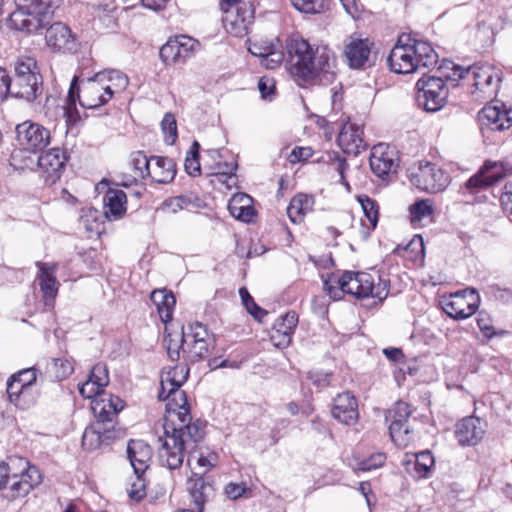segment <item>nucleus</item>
Returning <instances> with one entry per match:
<instances>
[{"instance_id":"f257e3e1","label":"nucleus","mask_w":512,"mask_h":512,"mask_svg":"<svg viewBox=\"0 0 512 512\" xmlns=\"http://www.w3.org/2000/svg\"><path fill=\"white\" fill-rule=\"evenodd\" d=\"M286 50L288 69L298 85L332 81L335 56L327 46L313 49L305 39L294 35L287 40Z\"/></svg>"},{"instance_id":"f03ea898","label":"nucleus","mask_w":512,"mask_h":512,"mask_svg":"<svg viewBox=\"0 0 512 512\" xmlns=\"http://www.w3.org/2000/svg\"><path fill=\"white\" fill-rule=\"evenodd\" d=\"M164 439L158 451V458L161 466L169 470L179 469L184 461L185 453L188 454L187 465L196 453V449L205 436V424L201 420L194 421L193 425L186 428H175L170 421L163 425Z\"/></svg>"},{"instance_id":"7ed1b4c3","label":"nucleus","mask_w":512,"mask_h":512,"mask_svg":"<svg viewBox=\"0 0 512 512\" xmlns=\"http://www.w3.org/2000/svg\"><path fill=\"white\" fill-rule=\"evenodd\" d=\"M437 62L438 55L429 43L409 35H401L387 57L391 71L398 74L413 73L421 67L430 68Z\"/></svg>"},{"instance_id":"20e7f679","label":"nucleus","mask_w":512,"mask_h":512,"mask_svg":"<svg viewBox=\"0 0 512 512\" xmlns=\"http://www.w3.org/2000/svg\"><path fill=\"white\" fill-rule=\"evenodd\" d=\"M60 0H15L16 9L6 19L14 30L34 34L48 26L53 19V6Z\"/></svg>"},{"instance_id":"39448f33","label":"nucleus","mask_w":512,"mask_h":512,"mask_svg":"<svg viewBox=\"0 0 512 512\" xmlns=\"http://www.w3.org/2000/svg\"><path fill=\"white\" fill-rule=\"evenodd\" d=\"M113 94L112 85L106 83L105 74L97 73L92 78L82 80L80 84L75 76L67 96L66 114L68 118H71L77 100L83 108L95 109L110 101Z\"/></svg>"},{"instance_id":"423d86ee","label":"nucleus","mask_w":512,"mask_h":512,"mask_svg":"<svg viewBox=\"0 0 512 512\" xmlns=\"http://www.w3.org/2000/svg\"><path fill=\"white\" fill-rule=\"evenodd\" d=\"M341 285L345 294L357 298L372 297L383 301L389 293V282L387 280L365 272L345 271L341 275Z\"/></svg>"},{"instance_id":"0eeeda50","label":"nucleus","mask_w":512,"mask_h":512,"mask_svg":"<svg viewBox=\"0 0 512 512\" xmlns=\"http://www.w3.org/2000/svg\"><path fill=\"white\" fill-rule=\"evenodd\" d=\"M42 482V474L37 466L26 458L11 457V479L6 497L16 499L25 497Z\"/></svg>"},{"instance_id":"6e6552de","label":"nucleus","mask_w":512,"mask_h":512,"mask_svg":"<svg viewBox=\"0 0 512 512\" xmlns=\"http://www.w3.org/2000/svg\"><path fill=\"white\" fill-rule=\"evenodd\" d=\"M412 410L408 403L396 402L387 412L386 421L389 422L391 440L399 447H406L414 438V431L410 425Z\"/></svg>"},{"instance_id":"1a4fd4ad","label":"nucleus","mask_w":512,"mask_h":512,"mask_svg":"<svg viewBox=\"0 0 512 512\" xmlns=\"http://www.w3.org/2000/svg\"><path fill=\"white\" fill-rule=\"evenodd\" d=\"M160 401H167L166 415L163 425L172 422L175 428H186L193 425L190 414V405L186 393L180 389L170 392L169 390H160L158 394Z\"/></svg>"},{"instance_id":"9d476101","label":"nucleus","mask_w":512,"mask_h":512,"mask_svg":"<svg viewBox=\"0 0 512 512\" xmlns=\"http://www.w3.org/2000/svg\"><path fill=\"white\" fill-rule=\"evenodd\" d=\"M410 181L422 191L438 193L445 190L450 182V177L436 164L420 162L417 168L410 171Z\"/></svg>"},{"instance_id":"9b49d317","label":"nucleus","mask_w":512,"mask_h":512,"mask_svg":"<svg viewBox=\"0 0 512 512\" xmlns=\"http://www.w3.org/2000/svg\"><path fill=\"white\" fill-rule=\"evenodd\" d=\"M416 86L418 88L417 100L426 111L436 112L446 103L448 89L441 77L428 76L420 78Z\"/></svg>"},{"instance_id":"f8f14e48","label":"nucleus","mask_w":512,"mask_h":512,"mask_svg":"<svg viewBox=\"0 0 512 512\" xmlns=\"http://www.w3.org/2000/svg\"><path fill=\"white\" fill-rule=\"evenodd\" d=\"M512 174V156L501 161H486L483 167L466 183L465 188L474 193L487 188Z\"/></svg>"},{"instance_id":"ddd939ff","label":"nucleus","mask_w":512,"mask_h":512,"mask_svg":"<svg viewBox=\"0 0 512 512\" xmlns=\"http://www.w3.org/2000/svg\"><path fill=\"white\" fill-rule=\"evenodd\" d=\"M480 303L479 294L475 289L467 288L450 294L442 301L444 312L455 320L467 319L478 309Z\"/></svg>"},{"instance_id":"4468645a","label":"nucleus","mask_w":512,"mask_h":512,"mask_svg":"<svg viewBox=\"0 0 512 512\" xmlns=\"http://www.w3.org/2000/svg\"><path fill=\"white\" fill-rule=\"evenodd\" d=\"M199 43L186 35L169 38L160 48V58L166 65L183 64L195 52Z\"/></svg>"},{"instance_id":"2eb2a0df","label":"nucleus","mask_w":512,"mask_h":512,"mask_svg":"<svg viewBox=\"0 0 512 512\" xmlns=\"http://www.w3.org/2000/svg\"><path fill=\"white\" fill-rule=\"evenodd\" d=\"M19 145L28 151H39L50 142V132L44 126L31 121H25L16 126Z\"/></svg>"},{"instance_id":"dca6fc26","label":"nucleus","mask_w":512,"mask_h":512,"mask_svg":"<svg viewBox=\"0 0 512 512\" xmlns=\"http://www.w3.org/2000/svg\"><path fill=\"white\" fill-rule=\"evenodd\" d=\"M466 72L472 75L475 91H479L484 97L495 95L501 81L500 71L490 64L473 65L466 68Z\"/></svg>"},{"instance_id":"f3484780","label":"nucleus","mask_w":512,"mask_h":512,"mask_svg":"<svg viewBox=\"0 0 512 512\" xmlns=\"http://www.w3.org/2000/svg\"><path fill=\"white\" fill-rule=\"evenodd\" d=\"M123 408L124 402L121 398L106 392L91 401V410L96 421L112 429H115V419Z\"/></svg>"},{"instance_id":"a211bd4d","label":"nucleus","mask_w":512,"mask_h":512,"mask_svg":"<svg viewBox=\"0 0 512 512\" xmlns=\"http://www.w3.org/2000/svg\"><path fill=\"white\" fill-rule=\"evenodd\" d=\"M45 40L47 46L54 52L72 53L76 52L79 46L71 29L61 22L53 23L47 28Z\"/></svg>"},{"instance_id":"6ab92c4d","label":"nucleus","mask_w":512,"mask_h":512,"mask_svg":"<svg viewBox=\"0 0 512 512\" xmlns=\"http://www.w3.org/2000/svg\"><path fill=\"white\" fill-rule=\"evenodd\" d=\"M396 151L385 144L375 145L370 154L369 163L372 172L384 179L390 173H395L398 167Z\"/></svg>"},{"instance_id":"aec40b11","label":"nucleus","mask_w":512,"mask_h":512,"mask_svg":"<svg viewBox=\"0 0 512 512\" xmlns=\"http://www.w3.org/2000/svg\"><path fill=\"white\" fill-rule=\"evenodd\" d=\"M226 11L225 28L228 33L236 37L248 34L254 21V11L251 5L242 3Z\"/></svg>"},{"instance_id":"412c9836","label":"nucleus","mask_w":512,"mask_h":512,"mask_svg":"<svg viewBox=\"0 0 512 512\" xmlns=\"http://www.w3.org/2000/svg\"><path fill=\"white\" fill-rule=\"evenodd\" d=\"M248 51L260 57L261 65L268 69L277 68L284 60V53L278 39L249 42Z\"/></svg>"},{"instance_id":"4be33fe9","label":"nucleus","mask_w":512,"mask_h":512,"mask_svg":"<svg viewBox=\"0 0 512 512\" xmlns=\"http://www.w3.org/2000/svg\"><path fill=\"white\" fill-rule=\"evenodd\" d=\"M118 437V431L107 427L102 422L95 421L86 427L82 435V447L87 451H94L110 443Z\"/></svg>"},{"instance_id":"5701e85b","label":"nucleus","mask_w":512,"mask_h":512,"mask_svg":"<svg viewBox=\"0 0 512 512\" xmlns=\"http://www.w3.org/2000/svg\"><path fill=\"white\" fill-rule=\"evenodd\" d=\"M486 423L475 416H468L456 424L455 437L461 446H475L484 437Z\"/></svg>"},{"instance_id":"b1692460","label":"nucleus","mask_w":512,"mask_h":512,"mask_svg":"<svg viewBox=\"0 0 512 512\" xmlns=\"http://www.w3.org/2000/svg\"><path fill=\"white\" fill-rule=\"evenodd\" d=\"M372 43L369 39L350 36L344 46V56L353 69H362L369 63Z\"/></svg>"},{"instance_id":"393cba45","label":"nucleus","mask_w":512,"mask_h":512,"mask_svg":"<svg viewBox=\"0 0 512 512\" xmlns=\"http://www.w3.org/2000/svg\"><path fill=\"white\" fill-rule=\"evenodd\" d=\"M35 265L39 269L36 279L39 283L44 303L46 306H50L58 294L60 285L55 276L57 264L49 265L38 261Z\"/></svg>"},{"instance_id":"a878e982","label":"nucleus","mask_w":512,"mask_h":512,"mask_svg":"<svg viewBox=\"0 0 512 512\" xmlns=\"http://www.w3.org/2000/svg\"><path fill=\"white\" fill-rule=\"evenodd\" d=\"M479 120L492 130L503 131L512 126V109H505L502 103L490 104L479 112Z\"/></svg>"},{"instance_id":"bb28decb","label":"nucleus","mask_w":512,"mask_h":512,"mask_svg":"<svg viewBox=\"0 0 512 512\" xmlns=\"http://www.w3.org/2000/svg\"><path fill=\"white\" fill-rule=\"evenodd\" d=\"M331 414L334 419L345 425H353L356 423L358 413V403L354 395L350 392L338 394L333 399Z\"/></svg>"},{"instance_id":"cd10ccee","label":"nucleus","mask_w":512,"mask_h":512,"mask_svg":"<svg viewBox=\"0 0 512 512\" xmlns=\"http://www.w3.org/2000/svg\"><path fill=\"white\" fill-rule=\"evenodd\" d=\"M153 452L151 446L143 440H130L127 444V457L135 475H144L149 468Z\"/></svg>"},{"instance_id":"c85d7f7f","label":"nucleus","mask_w":512,"mask_h":512,"mask_svg":"<svg viewBox=\"0 0 512 512\" xmlns=\"http://www.w3.org/2000/svg\"><path fill=\"white\" fill-rule=\"evenodd\" d=\"M65 160L64 153L58 148L50 149L38 157V166L45 175L46 182L55 183L59 179Z\"/></svg>"},{"instance_id":"c756f323","label":"nucleus","mask_w":512,"mask_h":512,"mask_svg":"<svg viewBox=\"0 0 512 512\" xmlns=\"http://www.w3.org/2000/svg\"><path fill=\"white\" fill-rule=\"evenodd\" d=\"M230 214L238 221L250 223L256 216L254 201L246 193H235L228 203Z\"/></svg>"},{"instance_id":"7c9ffc66","label":"nucleus","mask_w":512,"mask_h":512,"mask_svg":"<svg viewBox=\"0 0 512 512\" xmlns=\"http://www.w3.org/2000/svg\"><path fill=\"white\" fill-rule=\"evenodd\" d=\"M15 77L12 83L11 96L15 98L24 99L26 101H34L42 92V77L29 76Z\"/></svg>"},{"instance_id":"2f4dec72","label":"nucleus","mask_w":512,"mask_h":512,"mask_svg":"<svg viewBox=\"0 0 512 512\" xmlns=\"http://www.w3.org/2000/svg\"><path fill=\"white\" fill-rule=\"evenodd\" d=\"M127 196L119 189H109L104 196V210L106 221H118L126 212Z\"/></svg>"},{"instance_id":"473e14b6","label":"nucleus","mask_w":512,"mask_h":512,"mask_svg":"<svg viewBox=\"0 0 512 512\" xmlns=\"http://www.w3.org/2000/svg\"><path fill=\"white\" fill-rule=\"evenodd\" d=\"M339 146L345 153L357 154L366 148L363 140V130L354 124L345 125L338 135Z\"/></svg>"},{"instance_id":"72a5a7b5","label":"nucleus","mask_w":512,"mask_h":512,"mask_svg":"<svg viewBox=\"0 0 512 512\" xmlns=\"http://www.w3.org/2000/svg\"><path fill=\"white\" fill-rule=\"evenodd\" d=\"M148 177L159 184L170 183L176 175V164L173 159L153 156Z\"/></svg>"},{"instance_id":"f704fd0d","label":"nucleus","mask_w":512,"mask_h":512,"mask_svg":"<svg viewBox=\"0 0 512 512\" xmlns=\"http://www.w3.org/2000/svg\"><path fill=\"white\" fill-rule=\"evenodd\" d=\"M203 206V201L195 194H185L167 199L161 207V210L167 214L177 213L181 210L195 212Z\"/></svg>"},{"instance_id":"c9c22d12","label":"nucleus","mask_w":512,"mask_h":512,"mask_svg":"<svg viewBox=\"0 0 512 512\" xmlns=\"http://www.w3.org/2000/svg\"><path fill=\"white\" fill-rule=\"evenodd\" d=\"M188 364H176L169 368L167 371H163L161 374V389L174 390L180 389V387L187 381L189 376Z\"/></svg>"},{"instance_id":"e433bc0d","label":"nucleus","mask_w":512,"mask_h":512,"mask_svg":"<svg viewBox=\"0 0 512 512\" xmlns=\"http://www.w3.org/2000/svg\"><path fill=\"white\" fill-rule=\"evenodd\" d=\"M434 464V458L429 451L407 456L404 460L405 470L413 477H425Z\"/></svg>"},{"instance_id":"4c0bfd02","label":"nucleus","mask_w":512,"mask_h":512,"mask_svg":"<svg viewBox=\"0 0 512 512\" xmlns=\"http://www.w3.org/2000/svg\"><path fill=\"white\" fill-rule=\"evenodd\" d=\"M313 206V196L299 193L290 200L287 207L288 217L293 223L301 222L308 213L312 212Z\"/></svg>"},{"instance_id":"58836bf2","label":"nucleus","mask_w":512,"mask_h":512,"mask_svg":"<svg viewBox=\"0 0 512 512\" xmlns=\"http://www.w3.org/2000/svg\"><path fill=\"white\" fill-rule=\"evenodd\" d=\"M150 299L156 306L161 320L165 323L169 322L172 319L174 306L176 304L173 293L166 289L154 290L150 295Z\"/></svg>"},{"instance_id":"ea45409f","label":"nucleus","mask_w":512,"mask_h":512,"mask_svg":"<svg viewBox=\"0 0 512 512\" xmlns=\"http://www.w3.org/2000/svg\"><path fill=\"white\" fill-rule=\"evenodd\" d=\"M151 163L152 157L148 159L144 152L135 151L131 153L129 165L133 171V175L132 178L124 182L123 185L130 186L138 179L148 178V171H150Z\"/></svg>"},{"instance_id":"a19ab883","label":"nucleus","mask_w":512,"mask_h":512,"mask_svg":"<svg viewBox=\"0 0 512 512\" xmlns=\"http://www.w3.org/2000/svg\"><path fill=\"white\" fill-rule=\"evenodd\" d=\"M210 345L205 341L192 342L186 340L181 343L183 358L187 364H193L204 360L209 355Z\"/></svg>"},{"instance_id":"79ce46f5","label":"nucleus","mask_w":512,"mask_h":512,"mask_svg":"<svg viewBox=\"0 0 512 512\" xmlns=\"http://www.w3.org/2000/svg\"><path fill=\"white\" fill-rule=\"evenodd\" d=\"M297 324L298 314L294 311L287 312L275 321L272 329L284 335L282 342H280L281 345H289L291 343Z\"/></svg>"},{"instance_id":"37998d69","label":"nucleus","mask_w":512,"mask_h":512,"mask_svg":"<svg viewBox=\"0 0 512 512\" xmlns=\"http://www.w3.org/2000/svg\"><path fill=\"white\" fill-rule=\"evenodd\" d=\"M186 340L192 342L205 341L208 344L214 342L213 336L201 322L190 323L186 328L182 327L181 343H185Z\"/></svg>"},{"instance_id":"c03bdc74","label":"nucleus","mask_w":512,"mask_h":512,"mask_svg":"<svg viewBox=\"0 0 512 512\" xmlns=\"http://www.w3.org/2000/svg\"><path fill=\"white\" fill-rule=\"evenodd\" d=\"M237 168L236 163H218L217 171L213 174L214 179L212 182H218L225 185L227 188H232L236 185L237 177L234 171Z\"/></svg>"},{"instance_id":"a18cd8bd","label":"nucleus","mask_w":512,"mask_h":512,"mask_svg":"<svg viewBox=\"0 0 512 512\" xmlns=\"http://www.w3.org/2000/svg\"><path fill=\"white\" fill-rule=\"evenodd\" d=\"M73 372V366L65 358H52L48 365V373L56 381L68 378Z\"/></svg>"},{"instance_id":"49530a36","label":"nucleus","mask_w":512,"mask_h":512,"mask_svg":"<svg viewBox=\"0 0 512 512\" xmlns=\"http://www.w3.org/2000/svg\"><path fill=\"white\" fill-rule=\"evenodd\" d=\"M193 459H196L198 467L202 469V474H205L216 466L218 455L215 452L209 451L207 447H204L201 441L192 460Z\"/></svg>"},{"instance_id":"de8ad7c7","label":"nucleus","mask_w":512,"mask_h":512,"mask_svg":"<svg viewBox=\"0 0 512 512\" xmlns=\"http://www.w3.org/2000/svg\"><path fill=\"white\" fill-rule=\"evenodd\" d=\"M15 77L41 76L37 61L33 57L22 56L15 62Z\"/></svg>"},{"instance_id":"09e8293b","label":"nucleus","mask_w":512,"mask_h":512,"mask_svg":"<svg viewBox=\"0 0 512 512\" xmlns=\"http://www.w3.org/2000/svg\"><path fill=\"white\" fill-rule=\"evenodd\" d=\"M295 9L306 14H319L329 7V0H291Z\"/></svg>"},{"instance_id":"8fccbe9b","label":"nucleus","mask_w":512,"mask_h":512,"mask_svg":"<svg viewBox=\"0 0 512 512\" xmlns=\"http://www.w3.org/2000/svg\"><path fill=\"white\" fill-rule=\"evenodd\" d=\"M434 212L433 202L430 199L418 200L409 206L410 220L412 223L420 222L431 216Z\"/></svg>"},{"instance_id":"3c124183","label":"nucleus","mask_w":512,"mask_h":512,"mask_svg":"<svg viewBox=\"0 0 512 512\" xmlns=\"http://www.w3.org/2000/svg\"><path fill=\"white\" fill-rule=\"evenodd\" d=\"M438 73V77H441V79L445 78L455 82L469 76L466 72V68H463L452 61H444L438 68Z\"/></svg>"},{"instance_id":"603ef678","label":"nucleus","mask_w":512,"mask_h":512,"mask_svg":"<svg viewBox=\"0 0 512 512\" xmlns=\"http://www.w3.org/2000/svg\"><path fill=\"white\" fill-rule=\"evenodd\" d=\"M239 295L247 312L250 315H252L256 320H261L262 317L267 315V311L262 309L257 303H255L253 297L250 295V293L245 287H241L239 289Z\"/></svg>"},{"instance_id":"864d4df0","label":"nucleus","mask_w":512,"mask_h":512,"mask_svg":"<svg viewBox=\"0 0 512 512\" xmlns=\"http://www.w3.org/2000/svg\"><path fill=\"white\" fill-rule=\"evenodd\" d=\"M38 399V392L35 388L24 387L21 393L13 398L12 404H14L18 409L28 410L33 407Z\"/></svg>"},{"instance_id":"5fc2aeb1","label":"nucleus","mask_w":512,"mask_h":512,"mask_svg":"<svg viewBox=\"0 0 512 512\" xmlns=\"http://www.w3.org/2000/svg\"><path fill=\"white\" fill-rule=\"evenodd\" d=\"M358 201L370 224H377L379 221V205L377 202L366 195L359 196Z\"/></svg>"},{"instance_id":"6e6d98bb","label":"nucleus","mask_w":512,"mask_h":512,"mask_svg":"<svg viewBox=\"0 0 512 512\" xmlns=\"http://www.w3.org/2000/svg\"><path fill=\"white\" fill-rule=\"evenodd\" d=\"M199 143L194 141L190 151L187 153L185 158V170L191 176H197L200 174V162L198 159Z\"/></svg>"},{"instance_id":"4d7b16f0","label":"nucleus","mask_w":512,"mask_h":512,"mask_svg":"<svg viewBox=\"0 0 512 512\" xmlns=\"http://www.w3.org/2000/svg\"><path fill=\"white\" fill-rule=\"evenodd\" d=\"M161 128L164 134V141L168 145L174 144L177 138V124L175 117L171 113L165 114L161 122Z\"/></svg>"},{"instance_id":"13d9d810","label":"nucleus","mask_w":512,"mask_h":512,"mask_svg":"<svg viewBox=\"0 0 512 512\" xmlns=\"http://www.w3.org/2000/svg\"><path fill=\"white\" fill-rule=\"evenodd\" d=\"M323 288L329 297L333 300H339L343 297L344 290H342L341 276L334 274L330 275L323 283Z\"/></svg>"},{"instance_id":"bf43d9fd","label":"nucleus","mask_w":512,"mask_h":512,"mask_svg":"<svg viewBox=\"0 0 512 512\" xmlns=\"http://www.w3.org/2000/svg\"><path fill=\"white\" fill-rule=\"evenodd\" d=\"M424 241L421 235L417 234L405 245L398 244L393 249V254L402 255L403 252L411 251L416 255L418 253L424 254Z\"/></svg>"},{"instance_id":"052dcab7","label":"nucleus","mask_w":512,"mask_h":512,"mask_svg":"<svg viewBox=\"0 0 512 512\" xmlns=\"http://www.w3.org/2000/svg\"><path fill=\"white\" fill-rule=\"evenodd\" d=\"M100 73L106 75V83H108V85H112V90L114 92L117 90H123L128 85L127 76L118 70L104 71Z\"/></svg>"},{"instance_id":"680f3d73","label":"nucleus","mask_w":512,"mask_h":512,"mask_svg":"<svg viewBox=\"0 0 512 512\" xmlns=\"http://www.w3.org/2000/svg\"><path fill=\"white\" fill-rule=\"evenodd\" d=\"M80 221L83 224H104L106 219L103 211L92 207H85L81 210Z\"/></svg>"},{"instance_id":"e2e57ef3","label":"nucleus","mask_w":512,"mask_h":512,"mask_svg":"<svg viewBox=\"0 0 512 512\" xmlns=\"http://www.w3.org/2000/svg\"><path fill=\"white\" fill-rule=\"evenodd\" d=\"M79 393L88 399H95L100 396V394L104 393V387L97 384V382H93L89 378L82 384L78 386Z\"/></svg>"},{"instance_id":"0e129e2a","label":"nucleus","mask_w":512,"mask_h":512,"mask_svg":"<svg viewBox=\"0 0 512 512\" xmlns=\"http://www.w3.org/2000/svg\"><path fill=\"white\" fill-rule=\"evenodd\" d=\"M93 382H97L100 386H103L104 388L109 383V375H108V368L103 363H97L95 364L88 377Z\"/></svg>"},{"instance_id":"69168bd1","label":"nucleus","mask_w":512,"mask_h":512,"mask_svg":"<svg viewBox=\"0 0 512 512\" xmlns=\"http://www.w3.org/2000/svg\"><path fill=\"white\" fill-rule=\"evenodd\" d=\"M136 480L131 484L128 492L132 500L140 501L146 496V481L144 475H135Z\"/></svg>"},{"instance_id":"338daca9","label":"nucleus","mask_w":512,"mask_h":512,"mask_svg":"<svg viewBox=\"0 0 512 512\" xmlns=\"http://www.w3.org/2000/svg\"><path fill=\"white\" fill-rule=\"evenodd\" d=\"M13 375L21 384H23V386H25V388H34L37 381V369L34 367L22 369Z\"/></svg>"},{"instance_id":"774afa93","label":"nucleus","mask_w":512,"mask_h":512,"mask_svg":"<svg viewBox=\"0 0 512 512\" xmlns=\"http://www.w3.org/2000/svg\"><path fill=\"white\" fill-rule=\"evenodd\" d=\"M386 460V456L383 453H377L371 455L368 459H364L358 464V469L362 471H370L381 467Z\"/></svg>"}]
</instances>
